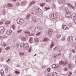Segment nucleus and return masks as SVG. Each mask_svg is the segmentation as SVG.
<instances>
[{"label": "nucleus", "mask_w": 76, "mask_h": 76, "mask_svg": "<svg viewBox=\"0 0 76 76\" xmlns=\"http://www.w3.org/2000/svg\"><path fill=\"white\" fill-rule=\"evenodd\" d=\"M31 29L33 32H38L39 31L41 30L42 28L39 26L36 28L35 27H33L31 28Z\"/></svg>", "instance_id": "f257e3e1"}, {"label": "nucleus", "mask_w": 76, "mask_h": 76, "mask_svg": "<svg viewBox=\"0 0 76 76\" xmlns=\"http://www.w3.org/2000/svg\"><path fill=\"white\" fill-rule=\"evenodd\" d=\"M20 47H23L24 50H28L29 48V45L28 43H22L20 45Z\"/></svg>", "instance_id": "f03ea898"}, {"label": "nucleus", "mask_w": 76, "mask_h": 76, "mask_svg": "<svg viewBox=\"0 0 76 76\" xmlns=\"http://www.w3.org/2000/svg\"><path fill=\"white\" fill-rule=\"evenodd\" d=\"M64 11L68 15H71L70 12L69 11V7H65L64 8Z\"/></svg>", "instance_id": "7ed1b4c3"}, {"label": "nucleus", "mask_w": 76, "mask_h": 76, "mask_svg": "<svg viewBox=\"0 0 76 76\" xmlns=\"http://www.w3.org/2000/svg\"><path fill=\"white\" fill-rule=\"evenodd\" d=\"M68 64V62H64L62 61H61L59 62V65L61 66L62 65L63 66H67Z\"/></svg>", "instance_id": "20e7f679"}, {"label": "nucleus", "mask_w": 76, "mask_h": 76, "mask_svg": "<svg viewBox=\"0 0 76 76\" xmlns=\"http://www.w3.org/2000/svg\"><path fill=\"white\" fill-rule=\"evenodd\" d=\"M17 22L18 24H22L24 22V21L22 19H18L17 20Z\"/></svg>", "instance_id": "39448f33"}, {"label": "nucleus", "mask_w": 76, "mask_h": 76, "mask_svg": "<svg viewBox=\"0 0 76 76\" xmlns=\"http://www.w3.org/2000/svg\"><path fill=\"white\" fill-rule=\"evenodd\" d=\"M34 11L36 13H38L39 12V10H41L38 7H36L34 8Z\"/></svg>", "instance_id": "423d86ee"}, {"label": "nucleus", "mask_w": 76, "mask_h": 76, "mask_svg": "<svg viewBox=\"0 0 76 76\" xmlns=\"http://www.w3.org/2000/svg\"><path fill=\"white\" fill-rule=\"evenodd\" d=\"M4 28L3 27H0V33L3 34L4 32Z\"/></svg>", "instance_id": "0eeeda50"}, {"label": "nucleus", "mask_w": 76, "mask_h": 76, "mask_svg": "<svg viewBox=\"0 0 76 76\" xmlns=\"http://www.w3.org/2000/svg\"><path fill=\"white\" fill-rule=\"evenodd\" d=\"M74 66V65L73 64H69L68 65V67L69 69H71Z\"/></svg>", "instance_id": "6e6552de"}, {"label": "nucleus", "mask_w": 76, "mask_h": 76, "mask_svg": "<svg viewBox=\"0 0 76 76\" xmlns=\"http://www.w3.org/2000/svg\"><path fill=\"white\" fill-rule=\"evenodd\" d=\"M58 67H59V68H60V66H58V65L57 64L56 65L55 64H53L52 65V67L55 69H57Z\"/></svg>", "instance_id": "1a4fd4ad"}, {"label": "nucleus", "mask_w": 76, "mask_h": 76, "mask_svg": "<svg viewBox=\"0 0 76 76\" xmlns=\"http://www.w3.org/2000/svg\"><path fill=\"white\" fill-rule=\"evenodd\" d=\"M73 38V37L72 36H69V37L67 38V40L69 42H72L73 41V39H72Z\"/></svg>", "instance_id": "9d476101"}, {"label": "nucleus", "mask_w": 76, "mask_h": 76, "mask_svg": "<svg viewBox=\"0 0 76 76\" xmlns=\"http://www.w3.org/2000/svg\"><path fill=\"white\" fill-rule=\"evenodd\" d=\"M34 41L36 43V45L38 44V41H39V39L37 38V37H35L34 39Z\"/></svg>", "instance_id": "9b49d317"}, {"label": "nucleus", "mask_w": 76, "mask_h": 76, "mask_svg": "<svg viewBox=\"0 0 76 76\" xmlns=\"http://www.w3.org/2000/svg\"><path fill=\"white\" fill-rule=\"evenodd\" d=\"M53 31H52V29H51L48 30L47 31V33L49 35H52L53 34Z\"/></svg>", "instance_id": "f8f14e48"}, {"label": "nucleus", "mask_w": 76, "mask_h": 76, "mask_svg": "<svg viewBox=\"0 0 76 76\" xmlns=\"http://www.w3.org/2000/svg\"><path fill=\"white\" fill-rule=\"evenodd\" d=\"M12 31L11 30H7V31L6 34L7 35H10L12 34Z\"/></svg>", "instance_id": "ddd939ff"}, {"label": "nucleus", "mask_w": 76, "mask_h": 76, "mask_svg": "<svg viewBox=\"0 0 76 76\" xmlns=\"http://www.w3.org/2000/svg\"><path fill=\"white\" fill-rule=\"evenodd\" d=\"M64 0H59L58 1V2L60 4H64Z\"/></svg>", "instance_id": "4468645a"}, {"label": "nucleus", "mask_w": 76, "mask_h": 76, "mask_svg": "<svg viewBox=\"0 0 76 76\" xmlns=\"http://www.w3.org/2000/svg\"><path fill=\"white\" fill-rule=\"evenodd\" d=\"M51 17L52 19H55L56 18V14L55 13L52 14Z\"/></svg>", "instance_id": "2eb2a0df"}, {"label": "nucleus", "mask_w": 76, "mask_h": 76, "mask_svg": "<svg viewBox=\"0 0 76 76\" xmlns=\"http://www.w3.org/2000/svg\"><path fill=\"white\" fill-rule=\"evenodd\" d=\"M32 20L35 23L37 22L38 21V20L37 19H36V18L35 17H33L32 19Z\"/></svg>", "instance_id": "dca6fc26"}, {"label": "nucleus", "mask_w": 76, "mask_h": 76, "mask_svg": "<svg viewBox=\"0 0 76 76\" xmlns=\"http://www.w3.org/2000/svg\"><path fill=\"white\" fill-rule=\"evenodd\" d=\"M62 28L64 30H66L68 29V28H67V26L66 25H64L62 26Z\"/></svg>", "instance_id": "f3484780"}, {"label": "nucleus", "mask_w": 76, "mask_h": 76, "mask_svg": "<svg viewBox=\"0 0 76 76\" xmlns=\"http://www.w3.org/2000/svg\"><path fill=\"white\" fill-rule=\"evenodd\" d=\"M54 43L53 42H51L50 45V48H53L54 47Z\"/></svg>", "instance_id": "a211bd4d"}, {"label": "nucleus", "mask_w": 76, "mask_h": 76, "mask_svg": "<svg viewBox=\"0 0 76 76\" xmlns=\"http://www.w3.org/2000/svg\"><path fill=\"white\" fill-rule=\"evenodd\" d=\"M68 16L69 17V18H71V19H74L75 18V16H73V15H68Z\"/></svg>", "instance_id": "6ab92c4d"}, {"label": "nucleus", "mask_w": 76, "mask_h": 76, "mask_svg": "<svg viewBox=\"0 0 76 76\" xmlns=\"http://www.w3.org/2000/svg\"><path fill=\"white\" fill-rule=\"evenodd\" d=\"M36 3V2L35 1H32L31 3L29 4V6H31V5L32 4H35V3Z\"/></svg>", "instance_id": "aec40b11"}, {"label": "nucleus", "mask_w": 76, "mask_h": 76, "mask_svg": "<svg viewBox=\"0 0 76 76\" xmlns=\"http://www.w3.org/2000/svg\"><path fill=\"white\" fill-rule=\"evenodd\" d=\"M67 4L68 5L69 7H72L73 9H75V7H73V6H72V5H71V4H70L68 3Z\"/></svg>", "instance_id": "412c9836"}, {"label": "nucleus", "mask_w": 76, "mask_h": 76, "mask_svg": "<svg viewBox=\"0 0 76 76\" xmlns=\"http://www.w3.org/2000/svg\"><path fill=\"white\" fill-rule=\"evenodd\" d=\"M7 6L9 7H13V4L11 3H9L7 4Z\"/></svg>", "instance_id": "4be33fe9"}, {"label": "nucleus", "mask_w": 76, "mask_h": 76, "mask_svg": "<svg viewBox=\"0 0 76 76\" xmlns=\"http://www.w3.org/2000/svg\"><path fill=\"white\" fill-rule=\"evenodd\" d=\"M54 2V0H46V2L47 3H51V2Z\"/></svg>", "instance_id": "5701e85b"}, {"label": "nucleus", "mask_w": 76, "mask_h": 76, "mask_svg": "<svg viewBox=\"0 0 76 76\" xmlns=\"http://www.w3.org/2000/svg\"><path fill=\"white\" fill-rule=\"evenodd\" d=\"M12 28L14 30H15V29H16V25L15 24L12 25Z\"/></svg>", "instance_id": "b1692460"}, {"label": "nucleus", "mask_w": 76, "mask_h": 76, "mask_svg": "<svg viewBox=\"0 0 76 76\" xmlns=\"http://www.w3.org/2000/svg\"><path fill=\"white\" fill-rule=\"evenodd\" d=\"M52 75L53 76H57V73L55 72H52Z\"/></svg>", "instance_id": "393cba45"}, {"label": "nucleus", "mask_w": 76, "mask_h": 76, "mask_svg": "<svg viewBox=\"0 0 76 76\" xmlns=\"http://www.w3.org/2000/svg\"><path fill=\"white\" fill-rule=\"evenodd\" d=\"M10 23H11V22L7 21L6 23V25L7 26H8L9 24H10Z\"/></svg>", "instance_id": "a878e982"}, {"label": "nucleus", "mask_w": 76, "mask_h": 76, "mask_svg": "<svg viewBox=\"0 0 76 76\" xmlns=\"http://www.w3.org/2000/svg\"><path fill=\"white\" fill-rule=\"evenodd\" d=\"M47 41H48V37H45L44 38V39L43 40V42H45Z\"/></svg>", "instance_id": "bb28decb"}, {"label": "nucleus", "mask_w": 76, "mask_h": 76, "mask_svg": "<svg viewBox=\"0 0 76 76\" xmlns=\"http://www.w3.org/2000/svg\"><path fill=\"white\" fill-rule=\"evenodd\" d=\"M30 16H31V15L29 14H28V15L26 17V19H27V20H28V19H29V18H30Z\"/></svg>", "instance_id": "cd10ccee"}, {"label": "nucleus", "mask_w": 76, "mask_h": 76, "mask_svg": "<svg viewBox=\"0 0 76 76\" xmlns=\"http://www.w3.org/2000/svg\"><path fill=\"white\" fill-rule=\"evenodd\" d=\"M26 4V2L25 1H23L21 3L22 6H25Z\"/></svg>", "instance_id": "c85d7f7f"}, {"label": "nucleus", "mask_w": 76, "mask_h": 76, "mask_svg": "<svg viewBox=\"0 0 76 76\" xmlns=\"http://www.w3.org/2000/svg\"><path fill=\"white\" fill-rule=\"evenodd\" d=\"M21 40L22 41H25L26 40V38L23 37L21 39Z\"/></svg>", "instance_id": "c756f323"}, {"label": "nucleus", "mask_w": 76, "mask_h": 76, "mask_svg": "<svg viewBox=\"0 0 76 76\" xmlns=\"http://www.w3.org/2000/svg\"><path fill=\"white\" fill-rule=\"evenodd\" d=\"M0 73L1 75H3V74H4V71H3V69H1L0 71Z\"/></svg>", "instance_id": "7c9ffc66"}, {"label": "nucleus", "mask_w": 76, "mask_h": 76, "mask_svg": "<svg viewBox=\"0 0 76 76\" xmlns=\"http://www.w3.org/2000/svg\"><path fill=\"white\" fill-rule=\"evenodd\" d=\"M24 32L25 34H30V32H29V31H24Z\"/></svg>", "instance_id": "2f4dec72"}, {"label": "nucleus", "mask_w": 76, "mask_h": 76, "mask_svg": "<svg viewBox=\"0 0 76 76\" xmlns=\"http://www.w3.org/2000/svg\"><path fill=\"white\" fill-rule=\"evenodd\" d=\"M44 9H46V10H50V7H45L44 8Z\"/></svg>", "instance_id": "473e14b6"}, {"label": "nucleus", "mask_w": 76, "mask_h": 76, "mask_svg": "<svg viewBox=\"0 0 76 76\" xmlns=\"http://www.w3.org/2000/svg\"><path fill=\"white\" fill-rule=\"evenodd\" d=\"M61 37V35L60 34H58L56 35V38L57 39L60 38Z\"/></svg>", "instance_id": "72a5a7b5"}, {"label": "nucleus", "mask_w": 76, "mask_h": 76, "mask_svg": "<svg viewBox=\"0 0 76 76\" xmlns=\"http://www.w3.org/2000/svg\"><path fill=\"white\" fill-rule=\"evenodd\" d=\"M2 47H5L6 46V44L3 42V43L2 44Z\"/></svg>", "instance_id": "f704fd0d"}, {"label": "nucleus", "mask_w": 76, "mask_h": 76, "mask_svg": "<svg viewBox=\"0 0 76 76\" xmlns=\"http://www.w3.org/2000/svg\"><path fill=\"white\" fill-rule=\"evenodd\" d=\"M23 31V30H17V32L18 34H20V32H21L22 31Z\"/></svg>", "instance_id": "c9c22d12"}, {"label": "nucleus", "mask_w": 76, "mask_h": 76, "mask_svg": "<svg viewBox=\"0 0 76 76\" xmlns=\"http://www.w3.org/2000/svg\"><path fill=\"white\" fill-rule=\"evenodd\" d=\"M45 4V3H41L40 4V6L41 7H43L44 6V5Z\"/></svg>", "instance_id": "e433bc0d"}, {"label": "nucleus", "mask_w": 76, "mask_h": 76, "mask_svg": "<svg viewBox=\"0 0 76 76\" xmlns=\"http://www.w3.org/2000/svg\"><path fill=\"white\" fill-rule=\"evenodd\" d=\"M29 41L30 42H32L33 41V38L30 37L29 39Z\"/></svg>", "instance_id": "4c0bfd02"}, {"label": "nucleus", "mask_w": 76, "mask_h": 76, "mask_svg": "<svg viewBox=\"0 0 76 76\" xmlns=\"http://www.w3.org/2000/svg\"><path fill=\"white\" fill-rule=\"evenodd\" d=\"M10 47L9 46H8V47H7V48H5V50H10Z\"/></svg>", "instance_id": "58836bf2"}, {"label": "nucleus", "mask_w": 76, "mask_h": 76, "mask_svg": "<svg viewBox=\"0 0 76 76\" xmlns=\"http://www.w3.org/2000/svg\"><path fill=\"white\" fill-rule=\"evenodd\" d=\"M20 56H23V54H24V53L23 52H20Z\"/></svg>", "instance_id": "ea45409f"}, {"label": "nucleus", "mask_w": 76, "mask_h": 76, "mask_svg": "<svg viewBox=\"0 0 76 76\" xmlns=\"http://www.w3.org/2000/svg\"><path fill=\"white\" fill-rule=\"evenodd\" d=\"M16 46H17V48H19V44L18 43V42H17L16 43Z\"/></svg>", "instance_id": "a19ab883"}, {"label": "nucleus", "mask_w": 76, "mask_h": 76, "mask_svg": "<svg viewBox=\"0 0 76 76\" xmlns=\"http://www.w3.org/2000/svg\"><path fill=\"white\" fill-rule=\"evenodd\" d=\"M5 70L6 72H7L8 71V68H7V66H6L5 67Z\"/></svg>", "instance_id": "79ce46f5"}, {"label": "nucleus", "mask_w": 76, "mask_h": 76, "mask_svg": "<svg viewBox=\"0 0 76 76\" xmlns=\"http://www.w3.org/2000/svg\"><path fill=\"white\" fill-rule=\"evenodd\" d=\"M58 49V47H56L55 48L53 49V50L56 51V50H57Z\"/></svg>", "instance_id": "37998d69"}, {"label": "nucleus", "mask_w": 76, "mask_h": 76, "mask_svg": "<svg viewBox=\"0 0 76 76\" xmlns=\"http://www.w3.org/2000/svg\"><path fill=\"white\" fill-rule=\"evenodd\" d=\"M68 70V68L67 67L64 68V71H67Z\"/></svg>", "instance_id": "c03bdc74"}, {"label": "nucleus", "mask_w": 76, "mask_h": 76, "mask_svg": "<svg viewBox=\"0 0 76 76\" xmlns=\"http://www.w3.org/2000/svg\"><path fill=\"white\" fill-rule=\"evenodd\" d=\"M50 70H51V69L49 68L47 69V71L49 72H50Z\"/></svg>", "instance_id": "a18cd8bd"}, {"label": "nucleus", "mask_w": 76, "mask_h": 76, "mask_svg": "<svg viewBox=\"0 0 76 76\" xmlns=\"http://www.w3.org/2000/svg\"><path fill=\"white\" fill-rule=\"evenodd\" d=\"M52 7H54V8H56V5L54 4H53L52 5Z\"/></svg>", "instance_id": "49530a36"}, {"label": "nucleus", "mask_w": 76, "mask_h": 76, "mask_svg": "<svg viewBox=\"0 0 76 76\" xmlns=\"http://www.w3.org/2000/svg\"><path fill=\"white\" fill-rule=\"evenodd\" d=\"M28 53H30L31 51V48L30 47L28 49Z\"/></svg>", "instance_id": "de8ad7c7"}, {"label": "nucleus", "mask_w": 76, "mask_h": 76, "mask_svg": "<svg viewBox=\"0 0 76 76\" xmlns=\"http://www.w3.org/2000/svg\"><path fill=\"white\" fill-rule=\"evenodd\" d=\"M19 5H20V3H19V2H18L17 3V6H19Z\"/></svg>", "instance_id": "09e8293b"}, {"label": "nucleus", "mask_w": 76, "mask_h": 76, "mask_svg": "<svg viewBox=\"0 0 76 76\" xmlns=\"http://www.w3.org/2000/svg\"><path fill=\"white\" fill-rule=\"evenodd\" d=\"M34 33H31V35H29V36H34Z\"/></svg>", "instance_id": "8fccbe9b"}, {"label": "nucleus", "mask_w": 76, "mask_h": 76, "mask_svg": "<svg viewBox=\"0 0 76 76\" xmlns=\"http://www.w3.org/2000/svg\"><path fill=\"white\" fill-rule=\"evenodd\" d=\"M3 37L0 36V39H1V40H3Z\"/></svg>", "instance_id": "3c124183"}, {"label": "nucleus", "mask_w": 76, "mask_h": 76, "mask_svg": "<svg viewBox=\"0 0 76 76\" xmlns=\"http://www.w3.org/2000/svg\"><path fill=\"white\" fill-rule=\"evenodd\" d=\"M40 34H41V32H40L36 34V35H37V36H38V35H39Z\"/></svg>", "instance_id": "603ef678"}, {"label": "nucleus", "mask_w": 76, "mask_h": 76, "mask_svg": "<svg viewBox=\"0 0 76 76\" xmlns=\"http://www.w3.org/2000/svg\"><path fill=\"white\" fill-rule=\"evenodd\" d=\"M59 9H60V10H63V7H60L59 8Z\"/></svg>", "instance_id": "864d4df0"}, {"label": "nucleus", "mask_w": 76, "mask_h": 76, "mask_svg": "<svg viewBox=\"0 0 76 76\" xmlns=\"http://www.w3.org/2000/svg\"><path fill=\"white\" fill-rule=\"evenodd\" d=\"M72 75V72H70L69 73V76H71Z\"/></svg>", "instance_id": "5fc2aeb1"}, {"label": "nucleus", "mask_w": 76, "mask_h": 76, "mask_svg": "<svg viewBox=\"0 0 76 76\" xmlns=\"http://www.w3.org/2000/svg\"><path fill=\"white\" fill-rule=\"evenodd\" d=\"M3 23V22L2 21H0V25H2V24Z\"/></svg>", "instance_id": "6e6d98bb"}, {"label": "nucleus", "mask_w": 76, "mask_h": 76, "mask_svg": "<svg viewBox=\"0 0 76 76\" xmlns=\"http://www.w3.org/2000/svg\"><path fill=\"white\" fill-rule=\"evenodd\" d=\"M72 53H75V50L74 49H73L72 50Z\"/></svg>", "instance_id": "4d7b16f0"}, {"label": "nucleus", "mask_w": 76, "mask_h": 76, "mask_svg": "<svg viewBox=\"0 0 76 76\" xmlns=\"http://www.w3.org/2000/svg\"><path fill=\"white\" fill-rule=\"evenodd\" d=\"M4 60V59L3 58H1L0 59V61H3V60Z\"/></svg>", "instance_id": "13d9d810"}, {"label": "nucleus", "mask_w": 76, "mask_h": 76, "mask_svg": "<svg viewBox=\"0 0 76 76\" xmlns=\"http://www.w3.org/2000/svg\"><path fill=\"white\" fill-rule=\"evenodd\" d=\"M15 73H17V75H18V73H19V72H18L17 71H15Z\"/></svg>", "instance_id": "bf43d9fd"}, {"label": "nucleus", "mask_w": 76, "mask_h": 76, "mask_svg": "<svg viewBox=\"0 0 76 76\" xmlns=\"http://www.w3.org/2000/svg\"><path fill=\"white\" fill-rule=\"evenodd\" d=\"M62 41H64V40H65V38L63 37L62 38Z\"/></svg>", "instance_id": "052dcab7"}, {"label": "nucleus", "mask_w": 76, "mask_h": 76, "mask_svg": "<svg viewBox=\"0 0 76 76\" xmlns=\"http://www.w3.org/2000/svg\"><path fill=\"white\" fill-rule=\"evenodd\" d=\"M58 56H60V55H61V53H60V52H59L58 53Z\"/></svg>", "instance_id": "680f3d73"}, {"label": "nucleus", "mask_w": 76, "mask_h": 76, "mask_svg": "<svg viewBox=\"0 0 76 76\" xmlns=\"http://www.w3.org/2000/svg\"><path fill=\"white\" fill-rule=\"evenodd\" d=\"M42 68H45V67H46V66H45V65H43L42 66Z\"/></svg>", "instance_id": "e2e57ef3"}, {"label": "nucleus", "mask_w": 76, "mask_h": 76, "mask_svg": "<svg viewBox=\"0 0 76 76\" xmlns=\"http://www.w3.org/2000/svg\"><path fill=\"white\" fill-rule=\"evenodd\" d=\"M74 22L75 23H76V18L74 20Z\"/></svg>", "instance_id": "0e129e2a"}, {"label": "nucleus", "mask_w": 76, "mask_h": 76, "mask_svg": "<svg viewBox=\"0 0 76 76\" xmlns=\"http://www.w3.org/2000/svg\"><path fill=\"white\" fill-rule=\"evenodd\" d=\"M46 76H50V75H49V74H47Z\"/></svg>", "instance_id": "69168bd1"}, {"label": "nucleus", "mask_w": 76, "mask_h": 76, "mask_svg": "<svg viewBox=\"0 0 76 76\" xmlns=\"http://www.w3.org/2000/svg\"><path fill=\"white\" fill-rule=\"evenodd\" d=\"M53 58H56V55H55L53 56Z\"/></svg>", "instance_id": "338daca9"}, {"label": "nucleus", "mask_w": 76, "mask_h": 76, "mask_svg": "<svg viewBox=\"0 0 76 76\" xmlns=\"http://www.w3.org/2000/svg\"><path fill=\"white\" fill-rule=\"evenodd\" d=\"M1 52V48L0 49V53Z\"/></svg>", "instance_id": "774afa93"}]
</instances>
